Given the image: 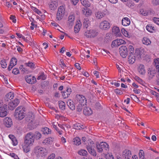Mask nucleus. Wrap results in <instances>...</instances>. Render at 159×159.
<instances>
[{
    "label": "nucleus",
    "instance_id": "obj_1",
    "mask_svg": "<svg viewBox=\"0 0 159 159\" xmlns=\"http://www.w3.org/2000/svg\"><path fill=\"white\" fill-rule=\"evenodd\" d=\"M24 108L22 106L18 107L15 110L14 114V116L16 119L21 120L25 116Z\"/></svg>",
    "mask_w": 159,
    "mask_h": 159
},
{
    "label": "nucleus",
    "instance_id": "obj_2",
    "mask_svg": "<svg viewBox=\"0 0 159 159\" xmlns=\"http://www.w3.org/2000/svg\"><path fill=\"white\" fill-rule=\"evenodd\" d=\"M94 144L93 141L89 140L88 142V144L86 145V148L89 153L93 156H96L97 155L96 152L94 149Z\"/></svg>",
    "mask_w": 159,
    "mask_h": 159
},
{
    "label": "nucleus",
    "instance_id": "obj_3",
    "mask_svg": "<svg viewBox=\"0 0 159 159\" xmlns=\"http://www.w3.org/2000/svg\"><path fill=\"white\" fill-rule=\"evenodd\" d=\"M34 139L32 135V132L27 133L25 136L24 139V143L28 146H32L33 145Z\"/></svg>",
    "mask_w": 159,
    "mask_h": 159
},
{
    "label": "nucleus",
    "instance_id": "obj_4",
    "mask_svg": "<svg viewBox=\"0 0 159 159\" xmlns=\"http://www.w3.org/2000/svg\"><path fill=\"white\" fill-rule=\"evenodd\" d=\"M34 152L38 157H43L46 155V150L45 148L39 146L36 147L34 149Z\"/></svg>",
    "mask_w": 159,
    "mask_h": 159
},
{
    "label": "nucleus",
    "instance_id": "obj_5",
    "mask_svg": "<svg viewBox=\"0 0 159 159\" xmlns=\"http://www.w3.org/2000/svg\"><path fill=\"white\" fill-rule=\"evenodd\" d=\"M119 52L121 56L123 58H125L128 55V50L126 46L122 45L120 48Z\"/></svg>",
    "mask_w": 159,
    "mask_h": 159
},
{
    "label": "nucleus",
    "instance_id": "obj_6",
    "mask_svg": "<svg viewBox=\"0 0 159 159\" xmlns=\"http://www.w3.org/2000/svg\"><path fill=\"white\" fill-rule=\"evenodd\" d=\"M30 121L28 124V128L30 129H33L37 127V124L35 120L33 118L29 119Z\"/></svg>",
    "mask_w": 159,
    "mask_h": 159
},
{
    "label": "nucleus",
    "instance_id": "obj_7",
    "mask_svg": "<svg viewBox=\"0 0 159 159\" xmlns=\"http://www.w3.org/2000/svg\"><path fill=\"white\" fill-rule=\"evenodd\" d=\"M110 27V23L107 20H104L100 23L99 27L101 29L107 30Z\"/></svg>",
    "mask_w": 159,
    "mask_h": 159
},
{
    "label": "nucleus",
    "instance_id": "obj_8",
    "mask_svg": "<svg viewBox=\"0 0 159 159\" xmlns=\"http://www.w3.org/2000/svg\"><path fill=\"white\" fill-rule=\"evenodd\" d=\"M75 100L79 103H84L85 100H86L84 96L82 95L77 94L75 97Z\"/></svg>",
    "mask_w": 159,
    "mask_h": 159
},
{
    "label": "nucleus",
    "instance_id": "obj_9",
    "mask_svg": "<svg viewBox=\"0 0 159 159\" xmlns=\"http://www.w3.org/2000/svg\"><path fill=\"white\" fill-rule=\"evenodd\" d=\"M131 155V152L128 150H124L122 153V156L125 159H130Z\"/></svg>",
    "mask_w": 159,
    "mask_h": 159
},
{
    "label": "nucleus",
    "instance_id": "obj_10",
    "mask_svg": "<svg viewBox=\"0 0 159 159\" xmlns=\"http://www.w3.org/2000/svg\"><path fill=\"white\" fill-rule=\"evenodd\" d=\"M4 124L7 127H11L12 125V120L8 117L5 118L4 120Z\"/></svg>",
    "mask_w": 159,
    "mask_h": 159
},
{
    "label": "nucleus",
    "instance_id": "obj_11",
    "mask_svg": "<svg viewBox=\"0 0 159 159\" xmlns=\"http://www.w3.org/2000/svg\"><path fill=\"white\" fill-rule=\"evenodd\" d=\"M71 92V89L70 88H67L66 91L62 92V96L64 98H68Z\"/></svg>",
    "mask_w": 159,
    "mask_h": 159
},
{
    "label": "nucleus",
    "instance_id": "obj_12",
    "mask_svg": "<svg viewBox=\"0 0 159 159\" xmlns=\"http://www.w3.org/2000/svg\"><path fill=\"white\" fill-rule=\"evenodd\" d=\"M144 50L141 49H136L135 51V55L138 58H141L142 55L143 54Z\"/></svg>",
    "mask_w": 159,
    "mask_h": 159
},
{
    "label": "nucleus",
    "instance_id": "obj_13",
    "mask_svg": "<svg viewBox=\"0 0 159 159\" xmlns=\"http://www.w3.org/2000/svg\"><path fill=\"white\" fill-rule=\"evenodd\" d=\"M82 13L86 16H90L92 14L91 10L87 7L83 8L82 10Z\"/></svg>",
    "mask_w": 159,
    "mask_h": 159
},
{
    "label": "nucleus",
    "instance_id": "obj_14",
    "mask_svg": "<svg viewBox=\"0 0 159 159\" xmlns=\"http://www.w3.org/2000/svg\"><path fill=\"white\" fill-rule=\"evenodd\" d=\"M32 135L34 139H36V140H39L41 139L42 135L41 133L39 131H35L34 133H32Z\"/></svg>",
    "mask_w": 159,
    "mask_h": 159
},
{
    "label": "nucleus",
    "instance_id": "obj_15",
    "mask_svg": "<svg viewBox=\"0 0 159 159\" xmlns=\"http://www.w3.org/2000/svg\"><path fill=\"white\" fill-rule=\"evenodd\" d=\"M148 76L150 79H152L155 76L156 71L155 70L149 68L148 70Z\"/></svg>",
    "mask_w": 159,
    "mask_h": 159
},
{
    "label": "nucleus",
    "instance_id": "obj_16",
    "mask_svg": "<svg viewBox=\"0 0 159 159\" xmlns=\"http://www.w3.org/2000/svg\"><path fill=\"white\" fill-rule=\"evenodd\" d=\"M67 104L71 110L75 109V106L74 102L71 100H69L67 102Z\"/></svg>",
    "mask_w": 159,
    "mask_h": 159
},
{
    "label": "nucleus",
    "instance_id": "obj_17",
    "mask_svg": "<svg viewBox=\"0 0 159 159\" xmlns=\"http://www.w3.org/2000/svg\"><path fill=\"white\" fill-rule=\"evenodd\" d=\"M100 144L103 151L105 150L108 151L109 150V145L106 143L101 142Z\"/></svg>",
    "mask_w": 159,
    "mask_h": 159
},
{
    "label": "nucleus",
    "instance_id": "obj_18",
    "mask_svg": "<svg viewBox=\"0 0 159 159\" xmlns=\"http://www.w3.org/2000/svg\"><path fill=\"white\" fill-rule=\"evenodd\" d=\"M83 113L86 116L91 115L93 113L92 109L89 108L84 107L83 110Z\"/></svg>",
    "mask_w": 159,
    "mask_h": 159
},
{
    "label": "nucleus",
    "instance_id": "obj_19",
    "mask_svg": "<svg viewBox=\"0 0 159 159\" xmlns=\"http://www.w3.org/2000/svg\"><path fill=\"white\" fill-rule=\"evenodd\" d=\"M128 58L129 62L130 64H133L135 61V57L133 54H129Z\"/></svg>",
    "mask_w": 159,
    "mask_h": 159
},
{
    "label": "nucleus",
    "instance_id": "obj_20",
    "mask_svg": "<svg viewBox=\"0 0 159 159\" xmlns=\"http://www.w3.org/2000/svg\"><path fill=\"white\" fill-rule=\"evenodd\" d=\"M112 32L116 36H119L120 34V32L119 27L116 26H114L112 29Z\"/></svg>",
    "mask_w": 159,
    "mask_h": 159
},
{
    "label": "nucleus",
    "instance_id": "obj_21",
    "mask_svg": "<svg viewBox=\"0 0 159 159\" xmlns=\"http://www.w3.org/2000/svg\"><path fill=\"white\" fill-rule=\"evenodd\" d=\"M57 4V0H54L52 1L49 5V7L52 10H54L56 7Z\"/></svg>",
    "mask_w": 159,
    "mask_h": 159
},
{
    "label": "nucleus",
    "instance_id": "obj_22",
    "mask_svg": "<svg viewBox=\"0 0 159 159\" xmlns=\"http://www.w3.org/2000/svg\"><path fill=\"white\" fill-rule=\"evenodd\" d=\"M130 19L127 17L124 18L122 20V25L125 26H127L130 24Z\"/></svg>",
    "mask_w": 159,
    "mask_h": 159
},
{
    "label": "nucleus",
    "instance_id": "obj_23",
    "mask_svg": "<svg viewBox=\"0 0 159 159\" xmlns=\"http://www.w3.org/2000/svg\"><path fill=\"white\" fill-rule=\"evenodd\" d=\"M87 100H85L84 103H79L77 106L76 110L78 112H80L82 110L83 107L86 105Z\"/></svg>",
    "mask_w": 159,
    "mask_h": 159
},
{
    "label": "nucleus",
    "instance_id": "obj_24",
    "mask_svg": "<svg viewBox=\"0 0 159 159\" xmlns=\"http://www.w3.org/2000/svg\"><path fill=\"white\" fill-rule=\"evenodd\" d=\"M53 139L51 137H49L44 139L43 142L44 144L48 145L51 144L53 141Z\"/></svg>",
    "mask_w": 159,
    "mask_h": 159
},
{
    "label": "nucleus",
    "instance_id": "obj_25",
    "mask_svg": "<svg viewBox=\"0 0 159 159\" xmlns=\"http://www.w3.org/2000/svg\"><path fill=\"white\" fill-rule=\"evenodd\" d=\"M139 72L142 75L144 74L145 73L144 65L142 64H140L138 69Z\"/></svg>",
    "mask_w": 159,
    "mask_h": 159
},
{
    "label": "nucleus",
    "instance_id": "obj_26",
    "mask_svg": "<svg viewBox=\"0 0 159 159\" xmlns=\"http://www.w3.org/2000/svg\"><path fill=\"white\" fill-rule=\"evenodd\" d=\"M105 15L104 13L102 12L98 11L95 14L96 17L97 19H101Z\"/></svg>",
    "mask_w": 159,
    "mask_h": 159
},
{
    "label": "nucleus",
    "instance_id": "obj_27",
    "mask_svg": "<svg viewBox=\"0 0 159 159\" xmlns=\"http://www.w3.org/2000/svg\"><path fill=\"white\" fill-rule=\"evenodd\" d=\"M41 131L44 134H48L51 133V130L47 127L42 128Z\"/></svg>",
    "mask_w": 159,
    "mask_h": 159
},
{
    "label": "nucleus",
    "instance_id": "obj_28",
    "mask_svg": "<svg viewBox=\"0 0 159 159\" xmlns=\"http://www.w3.org/2000/svg\"><path fill=\"white\" fill-rule=\"evenodd\" d=\"M142 42L143 44L148 45L151 43L150 40L147 37H144L142 40Z\"/></svg>",
    "mask_w": 159,
    "mask_h": 159
},
{
    "label": "nucleus",
    "instance_id": "obj_29",
    "mask_svg": "<svg viewBox=\"0 0 159 159\" xmlns=\"http://www.w3.org/2000/svg\"><path fill=\"white\" fill-rule=\"evenodd\" d=\"M89 21L88 18H84V20L83 25L84 28L87 29L89 26Z\"/></svg>",
    "mask_w": 159,
    "mask_h": 159
},
{
    "label": "nucleus",
    "instance_id": "obj_30",
    "mask_svg": "<svg viewBox=\"0 0 159 159\" xmlns=\"http://www.w3.org/2000/svg\"><path fill=\"white\" fill-rule=\"evenodd\" d=\"M14 97L13 93L11 92H9L6 95L5 100L8 101V100H11Z\"/></svg>",
    "mask_w": 159,
    "mask_h": 159
},
{
    "label": "nucleus",
    "instance_id": "obj_31",
    "mask_svg": "<svg viewBox=\"0 0 159 159\" xmlns=\"http://www.w3.org/2000/svg\"><path fill=\"white\" fill-rule=\"evenodd\" d=\"M82 4L85 7H89L90 6V3L87 0H81Z\"/></svg>",
    "mask_w": 159,
    "mask_h": 159
},
{
    "label": "nucleus",
    "instance_id": "obj_32",
    "mask_svg": "<svg viewBox=\"0 0 159 159\" xmlns=\"http://www.w3.org/2000/svg\"><path fill=\"white\" fill-rule=\"evenodd\" d=\"M82 25L81 23H78L76 24L74 27V32L75 33H78Z\"/></svg>",
    "mask_w": 159,
    "mask_h": 159
},
{
    "label": "nucleus",
    "instance_id": "obj_33",
    "mask_svg": "<svg viewBox=\"0 0 159 159\" xmlns=\"http://www.w3.org/2000/svg\"><path fill=\"white\" fill-rule=\"evenodd\" d=\"M78 153L79 155L83 156H86L88 154L87 152L84 149L80 150L78 152Z\"/></svg>",
    "mask_w": 159,
    "mask_h": 159
},
{
    "label": "nucleus",
    "instance_id": "obj_34",
    "mask_svg": "<svg viewBox=\"0 0 159 159\" xmlns=\"http://www.w3.org/2000/svg\"><path fill=\"white\" fill-rule=\"evenodd\" d=\"M154 65L157 71L159 72V58L155 60L154 61Z\"/></svg>",
    "mask_w": 159,
    "mask_h": 159
},
{
    "label": "nucleus",
    "instance_id": "obj_35",
    "mask_svg": "<svg viewBox=\"0 0 159 159\" xmlns=\"http://www.w3.org/2000/svg\"><path fill=\"white\" fill-rule=\"evenodd\" d=\"M73 142L75 145H79L81 143V140L79 137H76L73 139Z\"/></svg>",
    "mask_w": 159,
    "mask_h": 159
},
{
    "label": "nucleus",
    "instance_id": "obj_36",
    "mask_svg": "<svg viewBox=\"0 0 159 159\" xmlns=\"http://www.w3.org/2000/svg\"><path fill=\"white\" fill-rule=\"evenodd\" d=\"M58 102L60 108L62 110H64L65 109V102L62 101H59Z\"/></svg>",
    "mask_w": 159,
    "mask_h": 159
},
{
    "label": "nucleus",
    "instance_id": "obj_37",
    "mask_svg": "<svg viewBox=\"0 0 159 159\" xmlns=\"http://www.w3.org/2000/svg\"><path fill=\"white\" fill-rule=\"evenodd\" d=\"M7 114V112L6 110L4 109H2L0 112V117H4L6 116Z\"/></svg>",
    "mask_w": 159,
    "mask_h": 159
},
{
    "label": "nucleus",
    "instance_id": "obj_38",
    "mask_svg": "<svg viewBox=\"0 0 159 159\" xmlns=\"http://www.w3.org/2000/svg\"><path fill=\"white\" fill-rule=\"evenodd\" d=\"M83 125H81L80 124L78 123H75L73 125L74 128L76 129H81L83 128Z\"/></svg>",
    "mask_w": 159,
    "mask_h": 159
},
{
    "label": "nucleus",
    "instance_id": "obj_39",
    "mask_svg": "<svg viewBox=\"0 0 159 159\" xmlns=\"http://www.w3.org/2000/svg\"><path fill=\"white\" fill-rule=\"evenodd\" d=\"M58 11L61 13V15H64L65 10L64 7L63 6H60L58 9Z\"/></svg>",
    "mask_w": 159,
    "mask_h": 159
},
{
    "label": "nucleus",
    "instance_id": "obj_40",
    "mask_svg": "<svg viewBox=\"0 0 159 159\" xmlns=\"http://www.w3.org/2000/svg\"><path fill=\"white\" fill-rule=\"evenodd\" d=\"M117 41V47H118L122 44L125 43V42L122 39H116Z\"/></svg>",
    "mask_w": 159,
    "mask_h": 159
},
{
    "label": "nucleus",
    "instance_id": "obj_41",
    "mask_svg": "<svg viewBox=\"0 0 159 159\" xmlns=\"http://www.w3.org/2000/svg\"><path fill=\"white\" fill-rule=\"evenodd\" d=\"M75 19V17L73 15L70 16L68 17V21L69 23H70V24L71 25H72V23L74 21Z\"/></svg>",
    "mask_w": 159,
    "mask_h": 159
},
{
    "label": "nucleus",
    "instance_id": "obj_42",
    "mask_svg": "<svg viewBox=\"0 0 159 159\" xmlns=\"http://www.w3.org/2000/svg\"><path fill=\"white\" fill-rule=\"evenodd\" d=\"M33 78V77L30 76H27L26 77H25V80L28 83L32 84L33 83V81H32L31 79ZM34 77H33L34 78Z\"/></svg>",
    "mask_w": 159,
    "mask_h": 159
},
{
    "label": "nucleus",
    "instance_id": "obj_43",
    "mask_svg": "<svg viewBox=\"0 0 159 159\" xmlns=\"http://www.w3.org/2000/svg\"><path fill=\"white\" fill-rule=\"evenodd\" d=\"M154 27H152L151 25H148L146 26V30L150 32H152L154 30Z\"/></svg>",
    "mask_w": 159,
    "mask_h": 159
},
{
    "label": "nucleus",
    "instance_id": "obj_44",
    "mask_svg": "<svg viewBox=\"0 0 159 159\" xmlns=\"http://www.w3.org/2000/svg\"><path fill=\"white\" fill-rule=\"evenodd\" d=\"M25 64L26 66L29 67L32 69L34 67V63L31 62H28L25 63Z\"/></svg>",
    "mask_w": 159,
    "mask_h": 159
},
{
    "label": "nucleus",
    "instance_id": "obj_45",
    "mask_svg": "<svg viewBox=\"0 0 159 159\" xmlns=\"http://www.w3.org/2000/svg\"><path fill=\"white\" fill-rule=\"evenodd\" d=\"M46 79V77L45 75L43 72H41L40 75L37 78L38 80L42 79V80H44Z\"/></svg>",
    "mask_w": 159,
    "mask_h": 159
},
{
    "label": "nucleus",
    "instance_id": "obj_46",
    "mask_svg": "<svg viewBox=\"0 0 159 159\" xmlns=\"http://www.w3.org/2000/svg\"><path fill=\"white\" fill-rule=\"evenodd\" d=\"M30 146H28L25 144L23 147L24 151L25 152H28L30 151L29 147Z\"/></svg>",
    "mask_w": 159,
    "mask_h": 159
},
{
    "label": "nucleus",
    "instance_id": "obj_47",
    "mask_svg": "<svg viewBox=\"0 0 159 159\" xmlns=\"http://www.w3.org/2000/svg\"><path fill=\"white\" fill-rule=\"evenodd\" d=\"M63 16L64 15H61L60 12L57 11V18L58 20H61Z\"/></svg>",
    "mask_w": 159,
    "mask_h": 159
},
{
    "label": "nucleus",
    "instance_id": "obj_48",
    "mask_svg": "<svg viewBox=\"0 0 159 159\" xmlns=\"http://www.w3.org/2000/svg\"><path fill=\"white\" fill-rule=\"evenodd\" d=\"M17 62V60L16 58H12L10 64L13 65V66H15L16 65Z\"/></svg>",
    "mask_w": 159,
    "mask_h": 159
},
{
    "label": "nucleus",
    "instance_id": "obj_49",
    "mask_svg": "<svg viewBox=\"0 0 159 159\" xmlns=\"http://www.w3.org/2000/svg\"><path fill=\"white\" fill-rule=\"evenodd\" d=\"M1 64L2 67L3 68H5L7 67V64L6 63V61L4 60H2L1 61Z\"/></svg>",
    "mask_w": 159,
    "mask_h": 159
},
{
    "label": "nucleus",
    "instance_id": "obj_50",
    "mask_svg": "<svg viewBox=\"0 0 159 159\" xmlns=\"http://www.w3.org/2000/svg\"><path fill=\"white\" fill-rule=\"evenodd\" d=\"M105 157L107 159H114L113 155L109 153L105 155Z\"/></svg>",
    "mask_w": 159,
    "mask_h": 159
},
{
    "label": "nucleus",
    "instance_id": "obj_51",
    "mask_svg": "<svg viewBox=\"0 0 159 159\" xmlns=\"http://www.w3.org/2000/svg\"><path fill=\"white\" fill-rule=\"evenodd\" d=\"M91 30H87L85 32L84 35L87 38H91Z\"/></svg>",
    "mask_w": 159,
    "mask_h": 159
},
{
    "label": "nucleus",
    "instance_id": "obj_52",
    "mask_svg": "<svg viewBox=\"0 0 159 159\" xmlns=\"http://www.w3.org/2000/svg\"><path fill=\"white\" fill-rule=\"evenodd\" d=\"M96 147L98 152L99 153H101L102 152V149L100 146V144H97Z\"/></svg>",
    "mask_w": 159,
    "mask_h": 159
},
{
    "label": "nucleus",
    "instance_id": "obj_53",
    "mask_svg": "<svg viewBox=\"0 0 159 159\" xmlns=\"http://www.w3.org/2000/svg\"><path fill=\"white\" fill-rule=\"evenodd\" d=\"M128 51L129 52V54H133L134 52V48L133 46L131 45H129V46Z\"/></svg>",
    "mask_w": 159,
    "mask_h": 159
},
{
    "label": "nucleus",
    "instance_id": "obj_54",
    "mask_svg": "<svg viewBox=\"0 0 159 159\" xmlns=\"http://www.w3.org/2000/svg\"><path fill=\"white\" fill-rule=\"evenodd\" d=\"M91 38L94 37L96 36L97 34V32L95 30H91Z\"/></svg>",
    "mask_w": 159,
    "mask_h": 159
},
{
    "label": "nucleus",
    "instance_id": "obj_55",
    "mask_svg": "<svg viewBox=\"0 0 159 159\" xmlns=\"http://www.w3.org/2000/svg\"><path fill=\"white\" fill-rule=\"evenodd\" d=\"M9 106V108L11 110H13L16 106H15L14 103H13V102H12L10 103Z\"/></svg>",
    "mask_w": 159,
    "mask_h": 159
},
{
    "label": "nucleus",
    "instance_id": "obj_56",
    "mask_svg": "<svg viewBox=\"0 0 159 159\" xmlns=\"http://www.w3.org/2000/svg\"><path fill=\"white\" fill-rule=\"evenodd\" d=\"M139 158H144V152L143 150H140L139 153Z\"/></svg>",
    "mask_w": 159,
    "mask_h": 159
},
{
    "label": "nucleus",
    "instance_id": "obj_57",
    "mask_svg": "<svg viewBox=\"0 0 159 159\" xmlns=\"http://www.w3.org/2000/svg\"><path fill=\"white\" fill-rule=\"evenodd\" d=\"M121 32L122 34L126 37H127L129 35L127 31H126L124 29H123L121 30Z\"/></svg>",
    "mask_w": 159,
    "mask_h": 159
},
{
    "label": "nucleus",
    "instance_id": "obj_58",
    "mask_svg": "<svg viewBox=\"0 0 159 159\" xmlns=\"http://www.w3.org/2000/svg\"><path fill=\"white\" fill-rule=\"evenodd\" d=\"M12 73L14 74L17 75L19 73V71L17 68H15L13 70Z\"/></svg>",
    "mask_w": 159,
    "mask_h": 159
},
{
    "label": "nucleus",
    "instance_id": "obj_59",
    "mask_svg": "<svg viewBox=\"0 0 159 159\" xmlns=\"http://www.w3.org/2000/svg\"><path fill=\"white\" fill-rule=\"evenodd\" d=\"M33 10L35 12L37 13L39 15L42 14L41 12L35 7H33Z\"/></svg>",
    "mask_w": 159,
    "mask_h": 159
},
{
    "label": "nucleus",
    "instance_id": "obj_60",
    "mask_svg": "<svg viewBox=\"0 0 159 159\" xmlns=\"http://www.w3.org/2000/svg\"><path fill=\"white\" fill-rule=\"evenodd\" d=\"M152 4L155 6L159 5V0H152Z\"/></svg>",
    "mask_w": 159,
    "mask_h": 159
},
{
    "label": "nucleus",
    "instance_id": "obj_61",
    "mask_svg": "<svg viewBox=\"0 0 159 159\" xmlns=\"http://www.w3.org/2000/svg\"><path fill=\"white\" fill-rule=\"evenodd\" d=\"M10 19L12 20V22L13 23H16V17L15 16L13 15H11L10 17Z\"/></svg>",
    "mask_w": 159,
    "mask_h": 159
},
{
    "label": "nucleus",
    "instance_id": "obj_62",
    "mask_svg": "<svg viewBox=\"0 0 159 159\" xmlns=\"http://www.w3.org/2000/svg\"><path fill=\"white\" fill-rule=\"evenodd\" d=\"M95 107L98 109H100L101 108V104L99 102H96L95 105Z\"/></svg>",
    "mask_w": 159,
    "mask_h": 159
},
{
    "label": "nucleus",
    "instance_id": "obj_63",
    "mask_svg": "<svg viewBox=\"0 0 159 159\" xmlns=\"http://www.w3.org/2000/svg\"><path fill=\"white\" fill-rule=\"evenodd\" d=\"M114 91L116 94L121 95L123 93L119 89H116Z\"/></svg>",
    "mask_w": 159,
    "mask_h": 159
},
{
    "label": "nucleus",
    "instance_id": "obj_64",
    "mask_svg": "<svg viewBox=\"0 0 159 159\" xmlns=\"http://www.w3.org/2000/svg\"><path fill=\"white\" fill-rule=\"evenodd\" d=\"M154 22L157 24L159 25V18L154 17L153 19Z\"/></svg>",
    "mask_w": 159,
    "mask_h": 159
}]
</instances>
